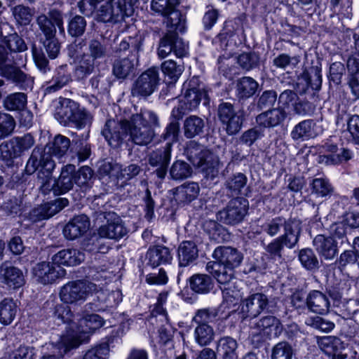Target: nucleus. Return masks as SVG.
Listing matches in <instances>:
<instances>
[{"label": "nucleus", "instance_id": "nucleus-52", "mask_svg": "<svg viewBox=\"0 0 359 359\" xmlns=\"http://www.w3.org/2000/svg\"><path fill=\"white\" fill-rule=\"evenodd\" d=\"M53 211L51 203H46L32 211L31 218L34 221L46 219L55 215V212H52Z\"/></svg>", "mask_w": 359, "mask_h": 359}, {"label": "nucleus", "instance_id": "nucleus-14", "mask_svg": "<svg viewBox=\"0 0 359 359\" xmlns=\"http://www.w3.org/2000/svg\"><path fill=\"white\" fill-rule=\"evenodd\" d=\"M106 224L102 225L98 234L102 238L118 240L127 233L121 217L114 212L108 213L106 217Z\"/></svg>", "mask_w": 359, "mask_h": 359}, {"label": "nucleus", "instance_id": "nucleus-43", "mask_svg": "<svg viewBox=\"0 0 359 359\" xmlns=\"http://www.w3.org/2000/svg\"><path fill=\"white\" fill-rule=\"evenodd\" d=\"M135 67L133 59L124 58L118 60L114 65L113 72L119 79H125L131 74Z\"/></svg>", "mask_w": 359, "mask_h": 359}, {"label": "nucleus", "instance_id": "nucleus-61", "mask_svg": "<svg viewBox=\"0 0 359 359\" xmlns=\"http://www.w3.org/2000/svg\"><path fill=\"white\" fill-rule=\"evenodd\" d=\"M15 121L7 114L0 113V137L9 135L15 128Z\"/></svg>", "mask_w": 359, "mask_h": 359}, {"label": "nucleus", "instance_id": "nucleus-19", "mask_svg": "<svg viewBox=\"0 0 359 359\" xmlns=\"http://www.w3.org/2000/svg\"><path fill=\"white\" fill-rule=\"evenodd\" d=\"M0 71L3 76L20 85L22 88L32 87L33 80L31 77L5 62V53H1L0 55Z\"/></svg>", "mask_w": 359, "mask_h": 359}, {"label": "nucleus", "instance_id": "nucleus-29", "mask_svg": "<svg viewBox=\"0 0 359 359\" xmlns=\"http://www.w3.org/2000/svg\"><path fill=\"white\" fill-rule=\"evenodd\" d=\"M0 278L10 287L18 288L25 283L22 272L14 266H2L0 271Z\"/></svg>", "mask_w": 359, "mask_h": 359}, {"label": "nucleus", "instance_id": "nucleus-15", "mask_svg": "<svg viewBox=\"0 0 359 359\" xmlns=\"http://www.w3.org/2000/svg\"><path fill=\"white\" fill-rule=\"evenodd\" d=\"M281 332L280 320L272 316L263 317L250 328V334L252 337L259 336L262 339L271 336L277 337Z\"/></svg>", "mask_w": 359, "mask_h": 359}, {"label": "nucleus", "instance_id": "nucleus-1", "mask_svg": "<svg viewBox=\"0 0 359 359\" xmlns=\"http://www.w3.org/2000/svg\"><path fill=\"white\" fill-rule=\"evenodd\" d=\"M158 126V118L151 111L142 109L140 113L133 115L130 121H108L102 134L113 147L121 143L123 137L130 135L131 140L139 145L149 144L154 136V127Z\"/></svg>", "mask_w": 359, "mask_h": 359}, {"label": "nucleus", "instance_id": "nucleus-16", "mask_svg": "<svg viewBox=\"0 0 359 359\" xmlns=\"http://www.w3.org/2000/svg\"><path fill=\"white\" fill-rule=\"evenodd\" d=\"M184 100L182 102L185 109L192 110L198 107L203 97H206L205 90L200 86L197 77H193L183 85Z\"/></svg>", "mask_w": 359, "mask_h": 359}, {"label": "nucleus", "instance_id": "nucleus-64", "mask_svg": "<svg viewBox=\"0 0 359 359\" xmlns=\"http://www.w3.org/2000/svg\"><path fill=\"white\" fill-rule=\"evenodd\" d=\"M347 130L353 140L359 144V116L353 115L347 121Z\"/></svg>", "mask_w": 359, "mask_h": 359}, {"label": "nucleus", "instance_id": "nucleus-60", "mask_svg": "<svg viewBox=\"0 0 359 359\" xmlns=\"http://www.w3.org/2000/svg\"><path fill=\"white\" fill-rule=\"evenodd\" d=\"M306 323L323 332H330L334 327V324L332 322L318 316L308 318Z\"/></svg>", "mask_w": 359, "mask_h": 359}, {"label": "nucleus", "instance_id": "nucleus-38", "mask_svg": "<svg viewBox=\"0 0 359 359\" xmlns=\"http://www.w3.org/2000/svg\"><path fill=\"white\" fill-rule=\"evenodd\" d=\"M223 294L222 306L231 309L238 305L242 298V294L233 285L222 288Z\"/></svg>", "mask_w": 359, "mask_h": 359}, {"label": "nucleus", "instance_id": "nucleus-58", "mask_svg": "<svg viewBox=\"0 0 359 359\" xmlns=\"http://www.w3.org/2000/svg\"><path fill=\"white\" fill-rule=\"evenodd\" d=\"M54 316L58 320V325L60 323L69 324L72 322L73 313L70 308L64 304H59L55 306Z\"/></svg>", "mask_w": 359, "mask_h": 359}, {"label": "nucleus", "instance_id": "nucleus-17", "mask_svg": "<svg viewBox=\"0 0 359 359\" xmlns=\"http://www.w3.org/2000/svg\"><path fill=\"white\" fill-rule=\"evenodd\" d=\"M50 262H41L33 269V274L39 283L43 285L54 283L60 276H63L65 271L60 266H55Z\"/></svg>", "mask_w": 359, "mask_h": 359}, {"label": "nucleus", "instance_id": "nucleus-11", "mask_svg": "<svg viewBox=\"0 0 359 359\" xmlns=\"http://www.w3.org/2000/svg\"><path fill=\"white\" fill-rule=\"evenodd\" d=\"M248 201L243 198L232 199L226 209L219 212L221 221L229 224H236L241 222L246 215L248 208Z\"/></svg>", "mask_w": 359, "mask_h": 359}, {"label": "nucleus", "instance_id": "nucleus-24", "mask_svg": "<svg viewBox=\"0 0 359 359\" xmlns=\"http://www.w3.org/2000/svg\"><path fill=\"white\" fill-rule=\"evenodd\" d=\"M84 254L74 248L63 249L55 254L52 257L53 264L67 266H76L84 260Z\"/></svg>", "mask_w": 359, "mask_h": 359}, {"label": "nucleus", "instance_id": "nucleus-47", "mask_svg": "<svg viewBox=\"0 0 359 359\" xmlns=\"http://www.w3.org/2000/svg\"><path fill=\"white\" fill-rule=\"evenodd\" d=\"M293 349L285 341H281L276 344L271 351V359H292Z\"/></svg>", "mask_w": 359, "mask_h": 359}, {"label": "nucleus", "instance_id": "nucleus-44", "mask_svg": "<svg viewBox=\"0 0 359 359\" xmlns=\"http://www.w3.org/2000/svg\"><path fill=\"white\" fill-rule=\"evenodd\" d=\"M4 104L8 110H22L27 104V96L22 93H13L4 100Z\"/></svg>", "mask_w": 359, "mask_h": 359}, {"label": "nucleus", "instance_id": "nucleus-22", "mask_svg": "<svg viewBox=\"0 0 359 359\" xmlns=\"http://www.w3.org/2000/svg\"><path fill=\"white\" fill-rule=\"evenodd\" d=\"M306 305L311 312L323 315L327 313L330 310V300L323 292L313 290L307 296Z\"/></svg>", "mask_w": 359, "mask_h": 359}, {"label": "nucleus", "instance_id": "nucleus-59", "mask_svg": "<svg viewBox=\"0 0 359 359\" xmlns=\"http://www.w3.org/2000/svg\"><path fill=\"white\" fill-rule=\"evenodd\" d=\"M173 51V34H166L160 41L158 48V55L163 59Z\"/></svg>", "mask_w": 359, "mask_h": 359}, {"label": "nucleus", "instance_id": "nucleus-30", "mask_svg": "<svg viewBox=\"0 0 359 359\" xmlns=\"http://www.w3.org/2000/svg\"><path fill=\"white\" fill-rule=\"evenodd\" d=\"M298 97L295 93L292 90H285L279 97L280 109L286 111V115L289 113L294 112L302 114L304 113V110L302 109V103L297 102Z\"/></svg>", "mask_w": 359, "mask_h": 359}, {"label": "nucleus", "instance_id": "nucleus-12", "mask_svg": "<svg viewBox=\"0 0 359 359\" xmlns=\"http://www.w3.org/2000/svg\"><path fill=\"white\" fill-rule=\"evenodd\" d=\"M219 118L228 135L236 134L241 128L243 121V113L241 111H234L233 106L229 103H223L219 107Z\"/></svg>", "mask_w": 359, "mask_h": 359}, {"label": "nucleus", "instance_id": "nucleus-4", "mask_svg": "<svg viewBox=\"0 0 359 359\" xmlns=\"http://www.w3.org/2000/svg\"><path fill=\"white\" fill-rule=\"evenodd\" d=\"M215 262H208L207 271L221 284L230 282L233 276L234 269L243 262V255L236 248L228 246L217 247L213 252Z\"/></svg>", "mask_w": 359, "mask_h": 359}, {"label": "nucleus", "instance_id": "nucleus-18", "mask_svg": "<svg viewBox=\"0 0 359 359\" xmlns=\"http://www.w3.org/2000/svg\"><path fill=\"white\" fill-rule=\"evenodd\" d=\"M0 71L3 76L20 85L22 88L32 87L33 80L31 77L5 62V53H1L0 55Z\"/></svg>", "mask_w": 359, "mask_h": 359}, {"label": "nucleus", "instance_id": "nucleus-57", "mask_svg": "<svg viewBox=\"0 0 359 359\" xmlns=\"http://www.w3.org/2000/svg\"><path fill=\"white\" fill-rule=\"evenodd\" d=\"M13 14L20 25H28L32 18L33 13L28 7L17 6L13 10Z\"/></svg>", "mask_w": 359, "mask_h": 359}, {"label": "nucleus", "instance_id": "nucleus-41", "mask_svg": "<svg viewBox=\"0 0 359 359\" xmlns=\"http://www.w3.org/2000/svg\"><path fill=\"white\" fill-rule=\"evenodd\" d=\"M191 288L198 293H207L212 288V281L206 275L197 274L190 278Z\"/></svg>", "mask_w": 359, "mask_h": 359}, {"label": "nucleus", "instance_id": "nucleus-5", "mask_svg": "<svg viewBox=\"0 0 359 359\" xmlns=\"http://www.w3.org/2000/svg\"><path fill=\"white\" fill-rule=\"evenodd\" d=\"M79 7L83 14H94L95 20L104 23H117L128 15L125 0H81Z\"/></svg>", "mask_w": 359, "mask_h": 359}, {"label": "nucleus", "instance_id": "nucleus-56", "mask_svg": "<svg viewBox=\"0 0 359 359\" xmlns=\"http://www.w3.org/2000/svg\"><path fill=\"white\" fill-rule=\"evenodd\" d=\"M86 26L85 19L79 15L71 20L68 26V32L72 36H79L83 34Z\"/></svg>", "mask_w": 359, "mask_h": 359}, {"label": "nucleus", "instance_id": "nucleus-32", "mask_svg": "<svg viewBox=\"0 0 359 359\" xmlns=\"http://www.w3.org/2000/svg\"><path fill=\"white\" fill-rule=\"evenodd\" d=\"M198 257V249L194 243L184 241L178 248V259L180 266H186Z\"/></svg>", "mask_w": 359, "mask_h": 359}, {"label": "nucleus", "instance_id": "nucleus-42", "mask_svg": "<svg viewBox=\"0 0 359 359\" xmlns=\"http://www.w3.org/2000/svg\"><path fill=\"white\" fill-rule=\"evenodd\" d=\"M194 334L196 342L201 346H205L213 339L214 331L207 323H202L196 327Z\"/></svg>", "mask_w": 359, "mask_h": 359}, {"label": "nucleus", "instance_id": "nucleus-13", "mask_svg": "<svg viewBox=\"0 0 359 359\" xmlns=\"http://www.w3.org/2000/svg\"><path fill=\"white\" fill-rule=\"evenodd\" d=\"M36 22L46 39H53L55 36V26L58 27L60 34L65 35L63 18L58 11L52 10L48 15H40L36 19Z\"/></svg>", "mask_w": 359, "mask_h": 359}, {"label": "nucleus", "instance_id": "nucleus-36", "mask_svg": "<svg viewBox=\"0 0 359 359\" xmlns=\"http://www.w3.org/2000/svg\"><path fill=\"white\" fill-rule=\"evenodd\" d=\"M18 311L16 303L10 298H6L0 302V323L10 325L15 318Z\"/></svg>", "mask_w": 359, "mask_h": 359}, {"label": "nucleus", "instance_id": "nucleus-49", "mask_svg": "<svg viewBox=\"0 0 359 359\" xmlns=\"http://www.w3.org/2000/svg\"><path fill=\"white\" fill-rule=\"evenodd\" d=\"M312 191L318 196L325 197L333 192V187L327 179L316 178L312 182Z\"/></svg>", "mask_w": 359, "mask_h": 359}, {"label": "nucleus", "instance_id": "nucleus-9", "mask_svg": "<svg viewBox=\"0 0 359 359\" xmlns=\"http://www.w3.org/2000/svg\"><path fill=\"white\" fill-rule=\"evenodd\" d=\"M320 348L332 359H355L356 352L339 338L325 336L318 339Z\"/></svg>", "mask_w": 359, "mask_h": 359}, {"label": "nucleus", "instance_id": "nucleus-48", "mask_svg": "<svg viewBox=\"0 0 359 359\" xmlns=\"http://www.w3.org/2000/svg\"><path fill=\"white\" fill-rule=\"evenodd\" d=\"M191 175V167L184 161H177L171 167L170 175L175 180H182L190 177Z\"/></svg>", "mask_w": 359, "mask_h": 359}, {"label": "nucleus", "instance_id": "nucleus-23", "mask_svg": "<svg viewBox=\"0 0 359 359\" xmlns=\"http://www.w3.org/2000/svg\"><path fill=\"white\" fill-rule=\"evenodd\" d=\"M90 227L88 218L83 215L74 217L64 228L66 238L74 240L84 234Z\"/></svg>", "mask_w": 359, "mask_h": 359}, {"label": "nucleus", "instance_id": "nucleus-6", "mask_svg": "<svg viewBox=\"0 0 359 359\" xmlns=\"http://www.w3.org/2000/svg\"><path fill=\"white\" fill-rule=\"evenodd\" d=\"M301 231V223L299 220H290L285 224V233L273 239L264 247L267 254L273 259L280 258L283 246L293 248L298 241Z\"/></svg>", "mask_w": 359, "mask_h": 359}, {"label": "nucleus", "instance_id": "nucleus-3", "mask_svg": "<svg viewBox=\"0 0 359 359\" xmlns=\"http://www.w3.org/2000/svg\"><path fill=\"white\" fill-rule=\"evenodd\" d=\"M104 325L103 319L97 314H83L79 324H69L58 341V353L65 354L88 340L90 334Z\"/></svg>", "mask_w": 359, "mask_h": 359}, {"label": "nucleus", "instance_id": "nucleus-26", "mask_svg": "<svg viewBox=\"0 0 359 359\" xmlns=\"http://www.w3.org/2000/svg\"><path fill=\"white\" fill-rule=\"evenodd\" d=\"M286 118V111L280 108L268 110L256 118L257 124L264 128H274L280 125Z\"/></svg>", "mask_w": 359, "mask_h": 359}, {"label": "nucleus", "instance_id": "nucleus-39", "mask_svg": "<svg viewBox=\"0 0 359 359\" xmlns=\"http://www.w3.org/2000/svg\"><path fill=\"white\" fill-rule=\"evenodd\" d=\"M204 126L205 123L202 118L196 116H191L184 121V135L187 138H192L203 132Z\"/></svg>", "mask_w": 359, "mask_h": 359}, {"label": "nucleus", "instance_id": "nucleus-31", "mask_svg": "<svg viewBox=\"0 0 359 359\" xmlns=\"http://www.w3.org/2000/svg\"><path fill=\"white\" fill-rule=\"evenodd\" d=\"M170 143H168L163 152L153 153L149 157L150 165L158 166L156 174L160 178H163L166 174L167 166L170 160Z\"/></svg>", "mask_w": 359, "mask_h": 359}, {"label": "nucleus", "instance_id": "nucleus-62", "mask_svg": "<svg viewBox=\"0 0 359 359\" xmlns=\"http://www.w3.org/2000/svg\"><path fill=\"white\" fill-rule=\"evenodd\" d=\"M34 139L30 135H26L22 137H16L11 142V144L16 153H20L30 149L34 145Z\"/></svg>", "mask_w": 359, "mask_h": 359}, {"label": "nucleus", "instance_id": "nucleus-45", "mask_svg": "<svg viewBox=\"0 0 359 359\" xmlns=\"http://www.w3.org/2000/svg\"><path fill=\"white\" fill-rule=\"evenodd\" d=\"M179 4V0H152L151 9L163 16H165Z\"/></svg>", "mask_w": 359, "mask_h": 359}, {"label": "nucleus", "instance_id": "nucleus-55", "mask_svg": "<svg viewBox=\"0 0 359 359\" xmlns=\"http://www.w3.org/2000/svg\"><path fill=\"white\" fill-rule=\"evenodd\" d=\"M299 259L302 264L308 269L318 266V261L313 252L310 249H304L299 252Z\"/></svg>", "mask_w": 359, "mask_h": 359}, {"label": "nucleus", "instance_id": "nucleus-25", "mask_svg": "<svg viewBox=\"0 0 359 359\" xmlns=\"http://www.w3.org/2000/svg\"><path fill=\"white\" fill-rule=\"evenodd\" d=\"M268 304V299L262 293H256L247 298L242 304V312L249 317H256Z\"/></svg>", "mask_w": 359, "mask_h": 359}, {"label": "nucleus", "instance_id": "nucleus-50", "mask_svg": "<svg viewBox=\"0 0 359 359\" xmlns=\"http://www.w3.org/2000/svg\"><path fill=\"white\" fill-rule=\"evenodd\" d=\"M94 69L93 60L88 55H84L79 61L75 69V74L78 79H81L90 74Z\"/></svg>", "mask_w": 359, "mask_h": 359}, {"label": "nucleus", "instance_id": "nucleus-46", "mask_svg": "<svg viewBox=\"0 0 359 359\" xmlns=\"http://www.w3.org/2000/svg\"><path fill=\"white\" fill-rule=\"evenodd\" d=\"M166 24L176 31L182 32L184 29V18L180 11L175 8L165 16Z\"/></svg>", "mask_w": 359, "mask_h": 359}, {"label": "nucleus", "instance_id": "nucleus-40", "mask_svg": "<svg viewBox=\"0 0 359 359\" xmlns=\"http://www.w3.org/2000/svg\"><path fill=\"white\" fill-rule=\"evenodd\" d=\"M161 70L163 74L170 80V83H175L183 72V67L177 65L172 60H168L161 64Z\"/></svg>", "mask_w": 359, "mask_h": 359}, {"label": "nucleus", "instance_id": "nucleus-8", "mask_svg": "<svg viewBox=\"0 0 359 359\" xmlns=\"http://www.w3.org/2000/svg\"><path fill=\"white\" fill-rule=\"evenodd\" d=\"M96 285L93 283L72 281L65 284L60 291V297L65 304H81L95 291Z\"/></svg>", "mask_w": 359, "mask_h": 359}, {"label": "nucleus", "instance_id": "nucleus-21", "mask_svg": "<svg viewBox=\"0 0 359 359\" xmlns=\"http://www.w3.org/2000/svg\"><path fill=\"white\" fill-rule=\"evenodd\" d=\"M313 243L319 256L324 259L332 260L338 253L337 243L332 237L320 234Z\"/></svg>", "mask_w": 359, "mask_h": 359}, {"label": "nucleus", "instance_id": "nucleus-33", "mask_svg": "<svg viewBox=\"0 0 359 359\" xmlns=\"http://www.w3.org/2000/svg\"><path fill=\"white\" fill-rule=\"evenodd\" d=\"M200 192L199 185L196 182H189L178 187L175 190L176 200L182 203H189L196 199Z\"/></svg>", "mask_w": 359, "mask_h": 359}, {"label": "nucleus", "instance_id": "nucleus-34", "mask_svg": "<svg viewBox=\"0 0 359 359\" xmlns=\"http://www.w3.org/2000/svg\"><path fill=\"white\" fill-rule=\"evenodd\" d=\"M149 263L153 267L161 264L170 263L172 256L169 249L165 246H156L151 248L148 252Z\"/></svg>", "mask_w": 359, "mask_h": 359}, {"label": "nucleus", "instance_id": "nucleus-7", "mask_svg": "<svg viewBox=\"0 0 359 359\" xmlns=\"http://www.w3.org/2000/svg\"><path fill=\"white\" fill-rule=\"evenodd\" d=\"M194 146L189 147L187 149L190 161L207 175L214 177L218 172L219 163L218 158L210 150L199 145L191 143Z\"/></svg>", "mask_w": 359, "mask_h": 359}, {"label": "nucleus", "instance_id": "nucleus-20", "mask_svg": "<svg viewBox=\"0 0 359 359\" xmlns=\"http://www.w3.org/2000/svg\"><path fill=\"white\" fill-rule=\"evenodd\" d=\"M325 154L320 156V162L326 165H337L351 158V152L344 147L327 144L325 147Z\"/></svg>", "mask_w": 359, "mask_h": 359}, {"label": "nucleus", "instance_id": "nucleus-53", "mask_svg": "<svg viewBox=\"0 0 359 359\" xmlns=\"http://www.w3.org/2000/svg\"><path fill=\"white\" fill-rule=\"evenodd\" d=\"M109 351V346L102 344L89 349L81 359H107Z\"/></svg>", "mask_w": 359, "mask_h": 359}, {"label": "nucleus", "instance_id": "nucleus-37", "mask_svg": "<svg viewBox=\"0 0 359 359\" xmlns=\"http://www.w3.org/2000/svg\"><path fill=\"white\" fill-rule=\"evenodd\" d=\"M258 83L251 77L241 78L237 83V93L241 98H249L257 90Z\"/></svg>", "mask_w": 359, "mask_h": 359}, {"label": "nucleus", "instance_id": "nucleus-27", "mask_svg": "<svg viewBox=\"0 0 359 359\" xmlns=\"http://www.w3.org/2000/svg\"><path fill=\"white\" fill-rule=\"evenodd\" d=\"M318 135L316 123L313 120H304L297 124L290 133L294 141H305L315 137Z\"/></svg>", "mask_w": 359, "mask_h": 359}, {"label": "nucleus", "instance_id": "nucleus-28", "mask_svg": "<svg viewBox=\"0 0 359 359\" xmlns=\"http://www.w3.org/2000/svg\"><path fill=\"white\" fill-rule=\"evenodd\" d=\"M76 104L70 100H65L60 107H57L55 114V118L62 125H67L72 121L78 120L81 114L77 111Z\"/></svg>", "mask_w": 359, "mask_h": 359}, {"label": "nucleus", "instance_id": "nucleus-54", "mask_svg": "<svg viewBox=\"0 0 359 359\" xmlns=\"http://www.w3.org/2000/svg\"><path fill=\"white\" fill-rule=\"evenodd\" d=\"M259 62V55L255 53H244L238 57V64L247 70L257 67Z\"/></svg>", "mask_w": 359, "mask_h": 359}, {"label": "nucleus", "instance_id": "nucleus-10", "mask_svg": "<svg viewBox=\"0 0 359 359\" xmlns=\"http://www.w3.org/2000/svg\"><path fill=\"white\" fill-rule=\"evenodd\" d=\"M159 81L158 71L151 67L143 72L135 81L132 94L137 97H147L153 93Z\"/></svg>", "mask_w": 359, "mask_h": 359}, {"label": "nucleus", "instance_id": "nucleus-35", "mask_svg": "<svg viewBox=\"0 0 359 359\" xmlns=\"http://www.w3.org/2000/svg\"><path fill=\"white\" fill-rule=\"evenodd\" d=\"M69 144L70 141L67 137L59 135L55 137L53 145L46 148L43 152L40 149H35L34 151L39 150L41 155L47 154L49 155L50 159L52 160L51 154L57 158L63 156L68 150Z\"/></svg>", "mask_w": 359, "mask_h": 359}, {"label": "nucleus", "instance_id": "nucleus-2", "mask_svg": "<svg viewBox=\"0 0 359 359\" xmlns=\"http://www.w3.org/2000/svg\"><path fill=\"white\" fill-rule=\"evenodd\" d=\"M55 166V162L50 159L48 154L41 155L39 150H35L27 163L26 171L31 174L39 170L38 179L43 192L53 190L56 195L65 194L73 187L75 167L72 165L65 166L58 180H55L52 177Z\"/></svg>", "mask_w": 359, "mask_h": 359}, {"label": "nucleus", "instance_id": "nucleus-63", "mask_svg": "<svg viewBox=\"0 0 359 359\" xmlns=\"http://www.w3.org/2000/svg\"><path fill=\"white\" fill-rule=\"evenodd\" d=\"M34 350L26 346H20L8 353V359H34Z\"/></svg>", "mask_w": 359, "mask_h": 359}, {"label": "nucleus", "instance_id": "nucleus-51", "mask_svg": "<svg viewBox=\"0 0 359 359\" xmlns=\"http://www.w3.org/2000/svg\"><path fill=\"white\" fill-rule=\"evenodd\" d=\"M236 348L237 342L231 337H225L219 341L217 350L222 353L226 358H231L233 355Z\"/></svg>", "mask_w": 359, "mask_h": 359}]
</instances>
